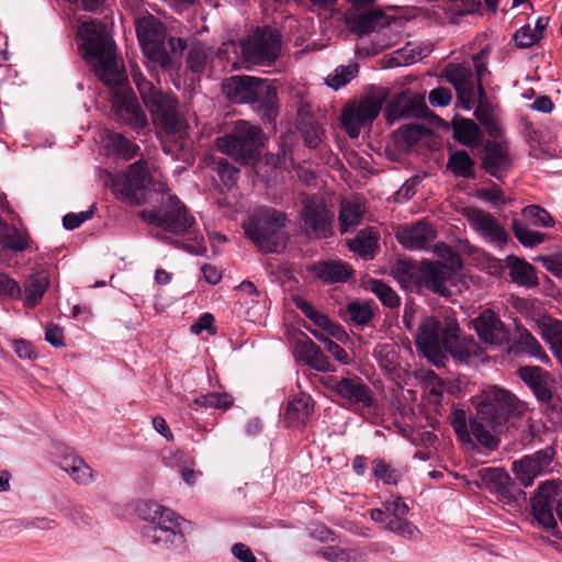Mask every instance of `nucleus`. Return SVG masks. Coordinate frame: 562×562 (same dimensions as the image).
<instances>
[{
    "instance_id": "45",
    "label": "nucleus",
    "mask_w": 562,
    "mask_h": 562,
    "mask_svg": "<svg viewBox=\"0 0 562 562\" xmlns=\"http://www.w3.org/2000/svg\"><path fill=\"white\" fill-rule=\"evenodd\" d=\"M212 50L205 45L198 43L190 46L187 54V67L194 74H200L206 67Z\"/></svg>"
},
{
    "instance_id": "5",
    "label": "nucleus",
    "mask_w": 562,
    "mask_h": 562,
    "mask_svg": "<svg viewBox=\"0 0 562 562\" xmlns=\"http://www.w3.org/2000/svg\"><path fill=\"white\" fill-rule=\"evenodd\" d=\"M439 260H423L419 263L418 290L426 289L440 296H449V284L463 267L453 248H434Z\"/></svg>"
},
{
    "instance_id": "53",
    "label": "nucleus",
    "mask_w": 562,
    "mask_h": 562,
    "mask_svg": "<svg viewBox=\"0 0 562 562\" xmlns=\"http://www.w3.org/2000/svg\"><path fill=\"white\" fill-rule=\"evenodd\" d=\"M233 398L227 393L212 392L194 398L193 404L202 407L227 409Z\"/></svg>"
},
{
    "instance_id": "25",
    "label": "nucleus",
    "mask_w": 562,
    "mask_h": 562,
    "mask_svg": "<svg viewBox=\"0 0 562 562\" xmlns=\"http://www.w3.org/2000/svg\"><path fill=\"white\" fill-rule=\"evenodd\" d=\"M517 374L540 402L549 403L552 400L551 384L553 380L549 372L540 367L525 366L518 369Z\"/></svg>"
},
{
    "instance_id": "41",
    "label": "nucleus",
    "mask_w": 562,
    "mask_h": 562,
    "mask_svg": "<svg viewBox=\"0 0 562 562\" xmlns=\"http://www.w3.org/2000/svg\"><path fill=\"white\" fill-rule=\"evenodd\" d=\"M477 485L494 493L501 485L509 484V474L501 468H483L476 472Z\"/></svg>"
},
{
    "instance_id": "56",
    "label": "nucleus",
    "mask_w": 562,
    "mask_h": 562,
    "mask_svg": "<svg viewBox=\"0 0 562 562\" xmlns=\"http://www.w3.org/2000/svg\"><path fill=\"white\" fill-rule=\"evenodd\" d=\"M373 356L379 361L382 369L393 371L396 368V355L392 345H378L374 348Z\"/></svg>"
},
{
    "instance_id": "22",
    "label": "nucleus",
    "mask_w": 562,
    "mask_h": 562,
    "mask_svg": "<svg viewBox=\"0 0 562 562\" xmlns=\"http://www.w3.org/2000/svg\"><path fill=\"white\" fill-rule=\"evenodd\" d=\"M464 216L488 243H506L507 234L499 222L488 212L476 207L464 210Z\"/></svg>"
},
{
    "instance_id": "28",
    "label": "nucleus",
    "mask_w": 562,
    "mask_h": 562,
    "mask_svg": "<svg viewBox=\"0 0 562 562\" xmlns=\"http://www.w3.org/2000/svg\"><path fill=\"white\" fill-rule=\"evenodd\" d=\"M395 237L402 246H426L436 237V231L427 222L418 221L413 225L398 226Z\"/></svg>"
},
{
    "instance_id": "55",
    "label": "nucleus",
    "mask_w": 562,
    "mask_h": 562,
    "mask_svg": "<svg viewBox=\"0 0 562 562\" xmlns=\"http://www.w3.org/2000/svg\"><path fill=\"white\" fill-rule=\"evenodd\" d=\"M474 114L491 136L497 137L502 134V127L498 121L485 104L480 103L475 109Z\"/></svg>"
},
{
    "instance_id": "9",
    "label": "nucleus",
    "mask_w": 562,
    "mask_h": 562,
    "mask_svg": "<svg viewBox=\"0 0 562 562\" xmlns=\"http://www.w3.org/2000/svg\"><path fill=\"white\" fill-rule=\"evenodd\" d=\"M261 134L259 127L246 121H239L231 134L217 138V148L223 154L248 164L261 146Z\"/></svg>"
},
{
    "instance_id": "46",
    "label": "nucleus",
    "mask_w": 562,
    "mask_h": 562,
    "mask_svg": "<svg viewBox=\"0 0 562 562\" xmlns=\"http://www.w3.org/2000/svg\"><path fill=\"white\" fill-rule=\"evenodd\" d=\"M30 237L24 228L9 225L0 218V246H27Z\"/></svg>"
},
{
    "instance_id": "4",
    "label": "nucleus",
    "mask_w": 562,
    "mask_h": 562,
    "mask_svg": "<svg viewBox=\"0 0 562 562\" xmlns=\"http://www.w3.org/2000/svg\"><path fill=\"white\" fill-rule=\"evenodd\" d=\"M222 92L232 102L255 105L268 121L278 115L277 91L266 79L233 76L223 82Z\"/></svg>"
},
{
    "instance_id": "2",
    "label": "nucleus",
    "mask_w": 562,
    "mask_h": 562,
    "mask_svg": "<svg viewBox=\"0 0 562 562\" xmlns=\"http://www.w3.org/2000/svg\"><path fill=\"white\" fill-rule=\"evenodd\" d=\"M474 405L476 412L469 417V423L485 456L499 448L502 434L515 427L527 409L522 401L497 386L482 391Z\"/></svg>"
},
{
    "instance_id": "36",
    "label": "nucleus",
    "mask_w": 562,
    "mask_h": 562,
    "mask_svg": "<svg viewBox=\"0 0 562 562\" xmlns=\"http://www.w3.org/2000/svg\"><path fill=\"white\" fill-rule=\"evenodd\" d=\"M105 147L125 160L134 158L139 150V147L125 138L123 135L114 132H108L104 137Z\"/></svg>"
},
{
    "instance_id": "1",
    "label": "nucleus",
    "mask_w": 562,
    "mask_h": 562,
    "mask_svg": "<svg viewBox=\"0 0 562 562\" xmlns=\"http://www.w3.org/2000/svg\"><path fill=\"white\" fill-rule=\"evenodd\" d=\"M77 35L82 40L85 58L94 74L113 90L115 120L136 128L144 127L147 117L126 85V75L114 55L113 42L105 25L94 20L80 19Z\"/></svg>"
},
{
    "instance_id": "21",
    "label": "nucleus",
    "mask_w": 562,
    "mask_h": 562,
    "mask_svg": "<svg viewBox=\"0 0 562 562\" xmlns=\"http://www.w3.org/2000/svg\"><path fill=\"white\" fill-rule=\"evenodd\" d=\"M442 329L435 317H425L416 335L417 348L436 366L443 359L440 340Z\"/></svg>"
},
{
    "instance_id": "48",
    "label": "nucleus",
    "mask_w": 562,
    "mask_h": 562,
    "mask_svg": "<svg viewBox=\"0 0 562 562\" xmlns=\"http://www.w3.org/2000/svg\"><path fill=\"white\" fill-rule=\"evenodd\" d=\"M319 553L329 562H363L366 560V553L337 546L324 548Z\"/></svg>"
},
{
    "instance_id": "47",
    "label": "nucleus",
    "mask_w": 562,
    "mask_h": 562,
    "mask_svg": "<svg viewBox=\"0 0 562 562\" xmlns=\"http://www.w3.org/2000/svg\"><path fill=\"white\" fill-rule=\"evenodd\" d=\"M497 499L512 508L520 507L526 501V493L509 479V484L501 485L495 492Z\"/></svg>"
},
{
    "instance_id": "17",
    "label": "nucleus",
    "mask_w": 562,
    "mask_h": 562,
    "mask_svg": "<svg viewBox=\"0 0 562 562\" xmlns=\"http://www.w3.org/2000/svg\"><path fill=\"white\" fill-rule=\"evenodd\" d=\"M168 526L148 524L142 529V537L148 543L158 549H170L183 543L184 536L181 532V518L173 514V519L167 521Z\"/></svg>"
},
{
    "instance_id": "33",
    "label": "nucleus",
    "mask_w": 562,
    "mask_h": 562,
    "mask_svg": "<svg viewBox=\"0 0 562 562\" xmlns=\"http://www.w3.org/2000/svg\"><path fill=\"white\" fill-rule=\"evenodd\" d=\"M483 166L492 176H497L498 171L508 168L510 157L507 146L499 142L488 143L485 147Z\"/></svg>"
},
{
    "instance_id": "16",
    "label": "nucleus",
    "mask_w": 562,
    "mask_h": 562,
    "mask_svg": "<svg viewBox=\"0 0 562 562\" xmlns=\"http://www.w3.org/2000/svg\"><path fill=\"white\" fill-rule=\"evenodd\" d=\"M558 485L552 481L539 485L531 498V513L533 518L544 528L557 527L553 508L557 509Z\"/></svg>"
},
{
    "instance_id": "8",
    "label": "nucleus",
    "mask_w": 562,
    "mask_h": 562,
    "mask_svg": "<svg viewBox=\"0 0 562 562\" xmlns=\"http://www.w3.org/2000/svg\"><path fill=\"white\" fill-rule=\"evenodd\" d=\"M158 202V207L142 212V217L150 225L164 233L176 235L187 232L192 226L193 218L187 215L184 205L176 195L162 192Z\"/></svg>"
},
{
    "instance_id": "15",
    "label": "nucleus",
    "mask_w": 562,
    "mask_h": 562,
    "mask_svg": "<svg viewBox=\"0 0 562 562\" xmlns=\"http://www.w3.org/2000/svg\"><path fill=\"white\" fill-rule=\"evenodd\" d=\"M333 391L357 408L372 409L376 407V400L371 389L358 375H349L337 381Z\"/></svg>"
},
{
    "instance_id": "62",
    "label": "nucleus",
    "mask_w": 562,
    "mask_h": 562,
    "mask_svg": "<svg viewBox=\"0 0 562 562\" xmlns=\"http://www.w3.org/2000/svg\"><path fill=\"white\" fill-rule=\"evenodd\" d=\"M347 246H378V233L373 227L363 228Z\"/></svg>"
},
{
    "instance_id": "24",
    "label": "nucleus",
    "mask_w": 562,
    "mask_h": 562,
    "mask_svg": "<svg viewBox=\"0 0 562 562\" xmlns=\"http://www.w3.org/2000/svg\"><path fill=\"white\" fill-rule=\"evenodd\" d=\"M424 98L418 93L404 91L390 100L384 115L387 122L393 123L403 117L418 116L422 113Z\"/></svg>"
},
{
    "instance_id": "59",
    "label": "nucleus",
    "mask_w": 562,
    "mask_h": 562,
    "mask_svg": "<svg viewBox=\"0 0 562 562\" xmlns=\"http://www.w3.org/2000/svg\"><path fill=\"white\" fill-rule=\"evenodd\" d=\"M19 283L5 273H0V296L19 299L21 296Z\"/></svg>"
},
{
    "instance_id": "13",
    "label": "nucleus",
    "mask_w": 562,
    "mask_h": 562,
    "mask_svg": "<svg viewBox=\"0 0 562 562\" xmlns=\"http://www.w3.org/2000/svg\"><path fill=\"white\" fill-rule=\"evenodd\" d=\"M526 222L513 220V232L522 246H536L544 243L547 235L538 231L531 229L530 225L540 227H551L554 220L550 213L539 205H528L521 211Z\"/></svg>"
},
{
    "instance_id": "23",
    "label": "nucleus",
    "mask_w": 562,
    "mask_h": 562,
    "mask_svg": "<svg viewBox=\"0 0 562 562\" xmlns=\"http://www.w3.org/2000/svg\"><path fill=\"white\" fill-rule=\"evenodd\" d=\"M480 339L485 344L502 345L509 340V334L498 315L492 310L483 311L474 319Z\"/></svg>"
},
{
    "instance_id": "12",
    "label": "nucleus",
    "mask_w": 562,
    "mask_h": 562,
    "mask_svg": "<svg viewBox=\"0 0 562 562\" xmlns=\"http://www.w3.org/2000/svg\"><path fill=\"white\" fill-rule=\"evenodd\" d=\"M280 50V36L270 29H257L241 45L245 60L252 65H270Z\"/></svg>"
},
{
    "instance_id": "26",
    "label": "nucleus",
    "mask_w": 562,
    "mask_h": 562,
    "mask_svg": "<svg viewBox=\"0 0 562 562\" xmlns=\"http://www.w3.org/2000/svg\"><path fill=\"white\" fill-rule=\"evenodd\" d=\"M509 350L516 356L527 355L541 363H549L550 358L538 339L526 328L517 325Z\"/></svg>"
},
{
    "instance_id": "54",
    "label": "nucleus",
    "mask_w": 562,
    "mask_h": 562,
    "mask_svg": "<svg viewBox=\"0 0 562 562\" xmlns=\"http://www.w3.org/2000/svg\"><path fill=\"white\" fill-rule=\"evenodd\" d=\"M305 328L321 342L324 344L325 349L333 355V357L341 362V363H348L349 356L347 351L340 347L337 342L328 338L324 333L312 329L308 326H305Z\"/></svg>"
},
{
    "instance_id": "32",
    "label": "nucleus",
    "mask_w": 562,
    "mask_h": 562,
    "mask_svg": "<svg viewBox=\"0 0 562 562\" xmlns=\"http://www.w3.org/2000/svg\"><path fill=\"white\" fill-rule=\"evenodd\" d=\"M449 419L458 439L467 449L476 453H484L483 448L479 446L472 435L469 418L463 409L454 408Z\"/></svg>"
},
{
    "instance_id": "51",
    "label": "nucleus",
    "mask_w": 562,
    "mask_h": 562,
    "mask_svg": "<svg viewBox=\"0 0 562 562\" xmlns=\"http://www.w3.org/2000/svg\"><path fill=\"white\" fill-rule=\"evenodd\" d=\"M448 167L457 177L469 178L473 175V161L464 150L451 155Z\"/></svg>"
},
{
    "instance_id": "52",
    "label": "nucleus",
    "mask_w": 562,
    "mask_h": 562,
    "mask_svg": "<svg viewBox=\"0 0 562 562\" xmlns=\"http://www.w3.org/2000/svg\"><path fill=\"white\" fill-rule=\"evenodd\" d=\"M349 319L357 325H367L373 317V310L369 302H351L347 305Z\"/></svg>"
},
{
    "instance_id": "61",
    "label": "nucleus",
    "mask_w": 562,
    "mask_h": 562,
    "mask_svg": "<svg viewBox=\"0 0 562 562\" xmlns=\"http://www.w3.org/2000/svg\"><path fill=\"white\" fill-rule=\"evenodd\" d=\"M93 215V207L79 213H68L63 217V225L66 229H75Z\"/></svg>"
},
{
    "instance_id": "11",
    "label": "nucleus",
    "mask_w": 562,
    "mask_h": 562,
    "mask_svg": "<svg viewBox=\"0 0 562 562\" xmlns=\"http://www.w3.org/2000/svg\"><path fill=\"white\" fill-rule=\"evenodd\" d=\"M386 91L380 89L359 101L347 104L342 111V125L351 138H357L361 128L370 124L380 113Z\"/></svg>"
},
{
    "instance_id": "60",
    "label": "nucleus",
    "mask_w": 562,
    "mask_h": 562,
    "mask_svg": "<svg viewBox=\"0 0 562 562\" xmlns=\"http://www.w3.org/2000/svg\"><path fill=\"white\" fill-rule=\"evenodd\" d=\"M217 173L226 187L233 186L238 178V170L231 166L226 159L217 161Z\"/></svg>"
},
{
    "instance_id": "49",
    "label": "nucleus",
    "mask_w": 562,
    "mask_h": 562,
    "mask_svg": "<svg viewBox=\"0 0 562 562\" xmlns=\"http://www.w3.org/2000/svg\"><path fill=\"white\" fill-rule=\"evenodd\" d=\"M542 339L550 348L562 341V321L547 316L538 322Z\"/></svg>"
},
{
    "instance_id": "40",
    "label": "nucleus",
    "mask_w": 562,
    "mask_h": 562,
    "mask_svg": "<svg viewBox=\"0 0 562 562\" xmlns=\"http://www.w3.org/2000/svg\"><path fill=\"white\" fill-rule=\"evenodd\" d=\"M441 347L450 352L454 358L463 359L468 356L465 346L459 337V327L454 323L447 324L441 333Z\"/></svg>"
},
{
    "instance_id": "64",
    "label": "nucleus",
    "mask_w": 562,
    "mask_h": 562,
    "mask_svg": "<svg viewBox=\"0 0 562 562\" xmlns=\"http://www.w3.org/2000/svg\"><path fill=\"white\" fill-rule=\"evenodd\" d=\"M302 134L305 144L311 148H315L322 140V128L319 125H305L303 127Z\"/></svg>"
},
{
    "instance_id": "57",
    "label": "nucleus",
    "mask_w": 562,
    "mask_h": 562,
    "mask_svg": "<svg viewBox=\"0 0 562 562\" xmlns=\"http://www.w3.org/2000/svg\"><path fill=\"white\" fill-rule=\"evenodd\" d=\"M373 473L376 479L382 480L385 484H396L398 479L397 471L383 460L374 461Z\"/></svg>"
},
{
    "instance_id": "18",
    "label": "nucleus",
    "mask_w": 562,
    "mask_h": 562,
    "mask_svg": "<svg viewBox=\"0 0 562 562\" xmlns=\"http://www.w3.org/2000/svg\"><path fill=\"white\" fill-rule=\"evenodd\" d=\"M553 457V448L547 447L532 456H527L513 462L512 471L524 486H530L533 480L546 471L552 462Z\"/></svg>"
},
{
    "instance_id": "39",
    "label": "nucleus",
    "mask_w": 562,
    "mask_h": 562,
    "mask_svg": "<svg viewBox=\"0 0 562 562\" xmlns=\"http://www.w3.org/2000/svg\"><path fill=\"white\" fill-rule=\"evenodd\" d=\"M508 266L513 282L525 286L537 285V277L531 265L518 259L517 257H508Z\"/></svg>"
},
{
    "instance_id": "35",
    "label": "nucleus",
    "mask_w": 562,
    "mask_h": 562,
    "mask_svg": "<svg viewBox=\"0 0 562 562\" xmlns=\"http://www.w3.org/2000/svg\"><path fill=\"white\" fill-rule=\"evenodd\" d=\"M366 207L359 198L342 199L339 210V228L341 233L358 225L364 214Z\"/></svg>"
},
{
    "instance_id": "30",
    "label": "nucleus",
    "mask_w": 562,
    "mask_h": 562,
    "mask_svg": "<svg viewBox=\"0 0 562 562\" xmlns=\"http://www.w3.org/2000/svg\"><path fill=\"white\" fill-rule=\"evenodd\" d=\"M302 336L303 338L299 339L295 344V356L299 360L317 371H327L329 366L327 357L311 338L304 334Z\"/></svg>"
},
{
    "instance_id": "14",
    "label": "nucleus",
    "mask_w": 562,
    "mask_h": 562,
    "mask_svg": "<svg viewBox=\"0 0 562 562\" xmlns=\"http://www.w3.org/2000/svg\"><path fill=\"white\" fill-rule=\"evenodd\" d=\"M443 72L447 80L454 87L460 105L471 110L476 102V92L483 94V89L480 83L475 86L470 65L449 64Z\"/></svg>"
},
{
    "instance_id": "31",
    "label": "nucleus",
    "mask_w": 562,
    "mask_h": 562,
    "mask_svg": "<svg viewBox=\"0 0 562 562\" xmlns=\"http://www.w3.org/2000/svg\"><path fill=\"white\" fill-rule=\"evenodd\" d=\"M314 409V404L311 396L306 394H301L299 396L293 397L288 402L284 419L289 427H302L304 426Z\"/></svg>"
},
{
    "instance_id": "63",
    "label": "nucleus",
    "mask_w": 562,
    "mask_h": 562,
    "mask_svg": "<svg viewBox=\"0 0 562 562\" xmlns=\"http://www.w3.org/2000/svg\"><path fill=\"white\" fill-rule=\"evenodd\" d=\"M537 259L552 274L562 277V252L552 256H540Z\"/></svg>"
},
{
    "instance_id": "44",
    "label": "nucleus",
    "mask_w": 562,
    "mask_h": 562,
    "mask_svg": "<svg viewBox=\"0 0 562 562\" xmlns=\"http://www.w3.org/2000/svg\"><path fill=\"white\" fill-rule=\"evenodd\" d=\"M48 288V279L43 274L32 276L24 285L25 305L33 307L40 303Z\"/></svg>"
},
{
    "instance_id": "20",
    "label": "nucleus",
    "mask_w": 562,
    "mask_h": 562,
    "mask_svg": "<svg viewBox=\"0 0 562 562\" xmlns=\"http://www.w3.org/2000/svg\"><path fill=\"white\" fill-rule=\"evenodd\" d=\"M301 218L308 233L317 237H327L331 234L333 215L322 201L315 198L306 199Z\"/></svg>"
},
{
    "instance_id": "58",
    "label": "nucleus",
    "mask_w": 562,
    "mask_h": 562,
    "mask_svg": "<svg viewBox=\"0 0 562 562\" xmlns=\"http://www.w3.org/2000/svg\"><path fill=\"white\" fill-rule=\"evenodd\" d=\"M514 38L518 47L528 48L540 40V32L526 25L516 31Z\"/></svg>"
},
{
    "instance_id": "3",
    "label": "nucleus",
    "mask_w": 562,
    "mask_h": 562,
    "mask_svg": "<svg viewBox=\"0 0 562 562\" xmlns=\"http://www.w3.org/2000/svg\"><path fill=\"white\" fill-rule=\"evenodd\" d=\"M131 77L153 116L154 124L167 136L182 139L187 134L188 123L179 110L177 99L162 93L137 66L132 67Z\"/></svg>"
},
{
    "instance_id": "42",
    "label": "nucleus",
    "mask_w": 562,
    "mask_h": 562,
    "mask_svg": "<svg viewBox=\"0 0 562 562\" xmlns=\"http://www.w3.org/2000/svg\"><path fill=\"white\" fill-rule=\"evenodd\" d=\"M366 289L378 296L381 303L389 308H396L401 304L400 296L385 282L378 279H370L366 282Z\"/></svg>"
},
{
    "instance_id": "7",
    "label": "nucleus",
    "mask_w": 562,
    "mask_h": 562,
    "mask_svg": "<svg viewBox=\"0 0 562 562\" xmlns=\"http://www.w3.org/2000/svg\"><path fill=\"white\" fill-rule=\"evenodd\" d=\"M289 222L285 213L272 207H259L243 224L245 234L255 244L262 241L272 243L277 246L286 238V223Z\"/></svg>"
},
{
    "instance_id": "19",
    "label": "nucleus",
    "mask_w": 562,
    "mask_h": 562,
    "mask_svg": "<svg viewBox=\"0 0 562 562\" xmlns=\"http://www.w3.org/2000/svg\"><path fill=\"white\" fill-rule=\"evenodd\" d=\"M383 507L390 517L384 525L385 530L406 539H416L420 536L418 528L405 518L409 508L401 497L391 496L383 503Z\"/></svg>"
},
{
    "instance_id": "6",
    "label": "nucleus",
    "mask_w": 562,
    "mask_h": 562,
    "mask_svg": "<svg viewBox=\"0 0 562 562\" xmlns=\"http://www.w3.org/2000/svg\"><path fill=\"white\" fill-rule=\"evenodd\" d=\"M136 33L150 76L158 82L157 69L166 70L171 64L165 45L166 29L157 18L146 15L137 20Z\"/></svg>"
},
{
    "instance_id": "34",
    "label": "nucleus",
    "mask_w": 562,
    "mask_h": 562,
    "mask_svg": "<svg viewBox=\"0 0 562 562\" xmlns=\"http://www.w3.org/2000/svg\"><path fill=\"white\" fill-rule=\"evenodd\" d=\"M59 464L60 468L67 472L77 484L87 485L93 480V470L79 456H64Z\"/></svg>"
},
{
    "instance_id": "27",
    "label": "nucleus",
    "mask_w": 562,
    "mask_h": 562,
    "mask_svg": "<svg viewBox=\"0 0 562 562\" xmlns=\"http://www.w3.org/2000/svg\"><path fill=\"white\" fill-rule=\"evenodd\" d=\"M292 302L297 310H300L311 322H313L315 326L324 330V334L335 337L338 340L344 339L346 336L344 328L333 323L327 315L318 312L312 305V303L307 302L300 295L292 296Z\"/></svg>"
},
{
    "instance_id": "50",
    "label": "nucleus",
    "mask_w": 562,
    "mask_h": 562,
    "mask_svg": "<svg viewBox=\"0 0 562 562\" xmlns=\"http://www.w3.org/2000/svg\"><path fill=\"white\" fill-rule=\"evenodd\" d=\"M358 72V65H342L338 66L333 74L326 78V85L337 90L346 86Z\"/></svg>"
},
{
    "instance_id": "10",
    "label": "nucleus",
    "mask_w": 562,
    "mask_h": 562,
    "mask_svg": "<svg viewBox=\"0 0 562 562\" xmlns=\"http://www.w3.org/2000/svg\"><path fill=\"white\" fill-rule=\"evenodd\" d=\"M151 178L147 161L140 159L131 165L127 171L110 176L111 190L119 200L139 204Z\"/></svg>"
},
{
    "instance_id": "37",
    "label": "nucleus",
    "mask_w": 562,
    "mask_h": 562,
    "mask_svg": "<svg viewBox=\"0 0 562 562\" xmlns=\"http://www.w3.org/2000/svg\"><path fill=\"white\" fill-rule=\"evenodd\" d=\"M391 274L403 288H417L419 265L417 266L408 260H397L391 269Z\"/></svg>"
},
{
    "instance_id": "43",
    "label": "nucleus",
    "mask_w": 562,
    "mask_h": 562,
    "mask_svg": "<svg viewBox=\"0 0 562 562\" xmlns=\"http://www.w3.org/2000/svg\"><path fill=\"white\" fill-rule=\"evenodd\" d=\"M138 515L149 524H156V520L159 521H171L173 519V514H176L170 508L164 507L153 501H145L137 506Z\"/></svg>"
},
{
    "instance_id": "38",
    "label": "nucleus",
    "mask_w": 562,
    "mask_h": 562,
    "mask_svg": "<svg viewBox=\"0 0 562 562\" xmlns=\"http://www.w3.org/2000/svg\"><path fill=\"white\" fill-rule=\"evenodd\" d=\"M456 140L465 146H476L481 140V132L477 125L469 119L454 120L452 123Z\"/></svg>"
},
{
    "instance_id": "29",
    "label": "nucleus",
    "mask_w": 562,
    "mask_h": 562,
    "mask_svg": "<svg viewBox=\"0 0 562 562\" xmlns=\"http://www.w3.org/2000/svg\"><path fill=\"white\" fill-rule=\"evenodd\" d=\"M307 270L328 284L346 282L352 274L351 268L341 261H318Z\"/></svg>"
}]
</instances>
